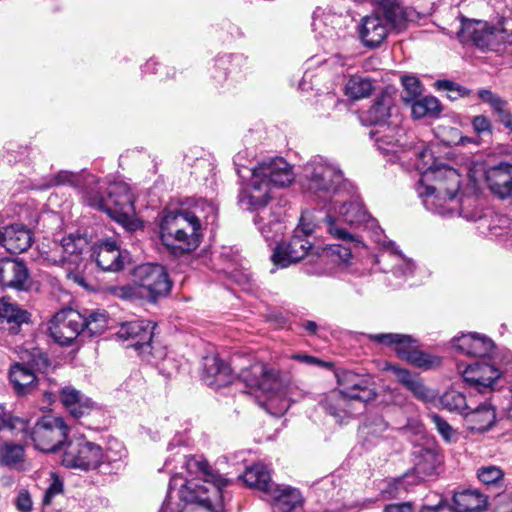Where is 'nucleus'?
Masks as SVG:
<instances>
[{
    "label": "nucleus",
    "mask_w": 512,
    "mask_h": 512,
    "mask_svg": "<svg viewBox=\"0 0 512 512\" xmlns=\"http://www.w3.org/2000/svg\"><path fill=\"white\" fill-rule=\"evenodd\" d=\"M203 380L208 386L220 388L233 380L232 369L218 356L204 358Z\"/></svg>",
    "instance_id": "nucleus-36"
},
{
    "label": "nucleus",
    "mask_w": 512,
    "mask_h": 512,
    "mask_svg": "<svg viewBox=\"0 0 512 512\" xmlns=\"http://www.w3.org/2000/svg\"><path fill=\"white\" fill-rule=\"evenodd\" d=\"M457 37L463 43L471 41L482 50L503 51L507 44L512 43V34L501 24L490 25L487 22L472 21L461 18V27Z\"/></svg>",
    "instance_id": "nucleus-11"
},
{
    "label": "nucleus",
    "mask_w": 512,
    "mask_h": 512,
    "mask_svg": "<svg viewBox=\"0 0 512 512\" xmlns=\"http://www.w3.org/2000/svg\"><path fill=\"white\" fill-rule=\"evenodd\" d=\"M412 456V471L407 472L401 478L394 479L390 484L391 490L389 493L392 497L398 496L400 488L407 490L408 485H417L436 474L438 467L444 461V456L439 453L438 447L434 443H428L426 446H415Z\"/></svg>",
    "instance_id": "nucleus-10"
},
{
    "label": "nucleus",
    "mask_w": 512,
    "mask_h": 512,
    "mask_svg": "<svg viewBox=\"0 0 512 512\" xmlns=\"http://www.w3.org/2000/svg\"><path fill=\"white\" fill-rule=\"evenodd\" d=\"M441 110L440 101L434 96H424L411 102V113L416 119L438 117Z\"/></svg>",
    "instance_id": "nucleus-43"
},
{
    "label": "nucleus",
    "mask_w": 512,
    "mask_h": 512,
    "mask_svg": "<svg viewBox=\"0 0 512 512\" xmlns=\"http://www.w3.org/2000/svg\"><path fill=\"white\" fill-rule=\"evenodd\" d=\"M374 89L370 78L354 75L349 78L345 85V94L354 99H362L370 96Z\"/></svg>",
    "instance_id": "nucleus-45"
},
{
    "label": "nucleus",
    "mask_w": 512,
    "mask_h": 512,
    "mask_svg": "<svg viewBox=\"0 0 512 512\" xmlns=\"http://www.w3.org/2000/svg\"><path fill=\"white\" fill-rule=\"evenodd\" d=\"M389 369L395 374L398 381L404 385L407 389L418 379V377L413 376L408 370L404 368H400L398 366H390Z\"/></svg>",
    "instance_id": "nucleus-59"
},
{
    "label": "nucleus",
    "mask_w": 512,
    "mask_h": 512,
    "mask_svg": "<svg viewBox=\"0 0 512 512\" xmlns=\"http://www.w3.org/2000/svg\"><path fill=\"white\" fill-rule=\"evenodd\" d=\"M389 369L395 374L398 381L404 385L407 389L418 379V377L413 376L408 370L404 368H400L398 366H390Z\"/></svg>",
    "instance_id": "nucleus-58"
},
{
    "label": "nucleus",
    "mask_w": 512,
    "mask_h": 512,
    "mask_svg": "<svg viewBox=\"0 0 512 512\" xmlns=\"http://www.w3.org/2000/svg\"><path fill=\"white\" fill-rule=\"evenodd\" d=\"M135 283L146 292V297L155 302L169 294L172 282L166 269L159 264H143L134 269Z\"/></svg>",
    "instance_id": "nucleus-17"
},
{
    "label": "nucleus",
    "mask_w": 512,
    "mask_h": 512,
    "mask_svg": "<svg viewBox=\"0 0 512 512\" xmlns=\"http://www.w3.org/2000/svg\"><path fill=\"white\" fill-rule=\"evenodd\" d=\"M294 180L291 165L282 157L258 163L251 169L249 182L239 193V203L246 210L260 209L257 222L268 215V206L277 204L275 188L285 187Z\"/></svg>",
    "instance_id": "nucleus-1"
},
{
    "label": "nucleus",
    "mask_w": 512,
    "mask_h": 512,
    "mask_svg": "<svg viewBox=\"0 0 512 512\" xmlns=\"http://www.w3.org/2000/svg\"><path fill=\"white\" fill-rule=\"evenodd\" d=\"M466 397L459 392H450V412L456 411L465 418V414L471 409Z\"/></svg>",
    "instance_id": "nucleus-57"
},
{
    "label": "nucleus",
    "mask_w": 512,
    "mask_h": 512,
    "mask_svg": "<svg viewBox=\"0 0 512 512\" xmlns=\"http://www.w3.org/2000/svg\"><path fill=\"white\" fill-rule=\"evenodd\" d=\"M344 196L336 197L331 203L333 210L338 213L343 222L349 224H366L369 227H374L376 222L364 209L362 202L358 198L351 197L349 200L344 199Z\"/></svg>",
    "instance_id": "nucleus-26"
},
{
    "label": "nucleus",
    "mask_w": 512,
    "mask_h": 512,
    "mask_svg": "<svg viewBox=\"0 0 512 512\" xmlns=\"http://www.w3.org/2000/svg\"><path fill=\"white\" fill-rule=\"evenodd\" d=\"M24 449L19 444L5 442L0 448V463L14 466L23 460Z\"/></svg>",
    "instance_id": "nucleus-50"
},
{
    "label": "nucleus",
    "mask_w": 512,
    "mask_h": 512,
    "mask_svg": "<svg viewBox=\"0 0 512 512\" xmlns=\"http://www.w3.org/2000/svg\"><path fill=\"white\" fill-rule=\"evenodd\" d=\"M472 126L478 134L490 133L492 129L490 120L483 115L475 116L472 120Z\"/></svg>",
    "instance_id": "nucleus-62"
},
{
    "label": "nucleus",
    "mask_w": 512,
    "mask_h": 512,
    "mask_svg": "<svg viewBox=\"0 0 512 512\" xmlns=\"http://www.w3.org/2000/svg\"><path fill=\"white\" fill-rule=\"evenodd\" d=\"M393 117L401 116L395 109L393 97L385 92L377 96L369 109L362 113L361 120L376 128L381 124H388Z\"/></svg>",
    "instance_id": "nucleus-30"
},
{
    "label": "nucleus",
    "mask_w": 512,
    "mask_h": 512,
    "mask_svg": "<svg viewBox=\"0 0 512 512\" xmlns=\"http://www.w3.org/2000/svg\"><path fill=\"white\" fill-rule=\"evenodd\" d=\"M32 504L30 494L25 490L21 491L15 500L16 508L20 512H30L32 510Z\"/></svg>",
    "instance_id": "nucleus-61"
},
{
    "label": "nucleus",
    "mask_w": 512,
    "mask_h": 512,
    "mask_svg": "<svg viewBox=\"0 0 512 512\" xmlns=\"http://www.w3.org/2000/svg\"><path fill=\"white\" fill-rule=\"evenodd\" d=\"M456 370L467 387L482 394L494 391L503 375L501 368L495 363L485 361L458 363Z\"/></svg>",
    "instance_id": "nucleus-15"
},
{
    "label": "nucleus",
    "mask_w": 512,
    "mask_h": 512,
    "mask_svg": "<svg viewBox=\"0 0 512 512\" xmlns=\"http://www.w3.org/2000/svg\"><path fill=\"white\" fill-rule=\"evenodd\" d=\"M339 391L361 404L372 401L376 397V392L370 386V380L365 375L357 374L353 371L343 370L336 374Z\"/></svg>",
    "instance_id": "nucleus-23"
},
{
    "label": "nucleus",
    "mask_w": 512,
    "mask_h": 512,
    "mask_svg": "<svg viewBox=\"0 0 512 512\" xmlns=\"http://www.w3.org/2000/svg\"><path fill=\"white\" fill-rule=\"evenodd\" d=\"M105 291L107 294L123 299V300H130L133 298H136L138 296L137 289L130 285H123V286H107L105 288Z\"/></svg>",
    "instance_id": "nucleus-54"
},
{
    "label": "nucleus",
    "mask_w": 512,
    "mask_h": 512,
    "mask_svg": "<svg viewBox=\"0 0 512 512\" xmlns=\"http://www.w3.org/2000/svg\"><path fill=\"white\" fill-rule=\"evenodd\" d=\"M369 338L377 343L393 345L399 358L406 361V356L415 350L416 346L410 336L396 333L371 334Z\"/></svg>",
    "instance_id": "nucleus-41"
},
{
    "label": "nucleus",
    "mask_w": 512,
    "mask_h": 512,
    "mask_svg": "<svg viewBox=\"0 0 512 512\" xmlns=\"http://www.w3.org/2000/svg\"><path fill=\"white\" fill-rule=\"evenodd\" d=\"M376 263L385 272H391L402 280L412 276L415 271V263L399 251L392 241H384L383 249L376 258Z\"/></svg>",
    "instance_id": "nucleus-20"
},
{
    "label": "nucleus",
    "mask_w": 512,
    "mask_h": 512,
    "mask_svg": "<svg viewBox=\"0 0 512 512\" xmlns=\"http://www.w3.org/2000/svg\"><path fill=\"white\" fill-rule=\"evenodd\" d=\"M299 183L310 197L325 203L350 192V184L339 167L321 156L313 157L302 167Z\"/></svg>",
    "instance_id": "nucleus-4"
},
{
    "label": "nucleus",
    "mask_w": 512,
    "mask_h": 512,
    "mask_svg": "<svg viewBox=\"0 0 512 512\" xmlns=\"http://www.w3.org/2000/svg\"><path fill=\"white\" fill-rule=\"evenodd\" d=\"M238 377L247 387L265 395V409L277 417L284 415L292 402L305 396L304 390L296 382L282 379L277 370L262 362L241 369Z\"/></svg>",
    "instance_id": "nucleus-2"
},
{
    "label": "nucleus",
    "mask_w": 512,
    "mask_h": 512,
    "mask_svg": "<svg viewBox=\"0 0 512 512\" xmlns=\"http://www.w3.org/2000/svg\"><path fill=\"white\" fill-rule=\"evenodd\" d=\"M32 242V232L23 224L16 223L0 227V247L11 254L27 251Z\"/></svg>",
    "instance_id": "nucleus-25"
},
{
    "label": "nucleus",
    "mask_w": 512,
    "mask_h": 512,
    "mask_svg": "<svg viewBox=\"0 0 512 512\" xmlns=\"http://www.w3.org/2000/svg\"><path fill=\"white\" fill-rule=\"evenodd\" d=\"M63 492V482L54 473H51L49 486L46 488L43 496V504L49 505L53 498Z\"/></svg>",
    "instance_id": "nucleus-55"
},
{
    "label": "nucleus",
    "mask_w": 512,
    "mask_h": 512,
    "mask_svg": "<svg viewBox=\"0 0 512 512\" xmlns=\"http://www.w3.org/2000/svg\"><path fill=\"white\" fill-rule=\"evenodd\" d=\"M491 192L501 199L512 198V164L500 162L485 171Z\"/></svg>",
    "instance_id": "nucleus-29"
},
{
    "label": "nucleus",
    "mask_w": 512,
    "mask_h": 512,
    "mask_svg": "<svg viewBox=\"0 0 512 512\" xmlns=\"http://www.w3.org/2000/svg\"><path fill=\"white\" fill-rule=\"evenodd\" d=\"M267 494L275 512H293L303 504L301 492L291 486L275 485Z\"/></svg>",
    "instance_id": "nucleus-35"
},
{
    "label": "nucleus",
    "mask_w": 512,
    "mask_h": 512,
    "mask_svg": "<svg viewBox=\"0 0 512 512\" xmlns=\"http://www.w3.org/2000/svg\"><path fill=\"white\" fill-rule=\"evenodd\" d=\"M509 219L506 217H497L493 224L489 225V230L496 237L507 235L510 231L508 227Z\"/></svg>",
    "instance_id": "nucleus-60"
},
{
    "label": "nucleus",
    "mask_w": 512,
    "mask_h": 512,
    "mask_svg": "<svg viewBox=\"0 0 512 512\" xmlns=\"http://www.w3.org/2000/svg\"><path fill=\"white\" fill-rule=\"evenodd\" d=\"M97 265L103 271L117 272L124 267L128 254L122 252L114 240H105L100 243L94 252Z\"/></svg>",
    "instance_id": "nucleus-32"
},
{
    "label": "nucleus",
    "mask_w": 512,
    "mask_h": 512,
    "mask_svg": "<svg viewBox=\"0 0 512 512\" xmlns=\"http://www.w3.org/2000/svg\"><path fill=\"white\" fill-rule=\"evenodd\" d=\"M457 512H484L488 508V497L478 489H463L453 494Z\"/></svg>",
    "instance_id": "nucleus-38"
},
{
    "label": "nucleus",
    "mask_w": 512,
    "mask_h": 512,
    "mask_svg": "<svg viewBox=\"0 0 512 512\" xmlns=\"http://www.w3.org/2000/svg\"><path fill=\"white\" fill-rule=\"evenodd\" d=\"M402 118L393 117L388 124H381L370 130L369 135L375 142L377 149L384 155L387 161L392 163L402 162L405 150L411 147L414 137L408 136L401 127Z\"/></svg>",
    "instance_id": "nucleus-12"
},
{
    "label": "nucleus",
    "mask_w": 512,
    "mask_h": 512,
    "mask_svg": "<svg viewBox=\"0 0 512 512\" xmlns=\"http://www.w3.org/2000/svg\"><path fill=\"white\" fill-rule=\"evenodd\" d=\"M30 321V314L8 297L0 298V327L10 334H18L23 324Z\"/></svg>",
    "instance_id": "nucleus-31"
},
{
    "label": "nucleus",
    "mask_w": 512,
    "mask_h": 512,
    "mask_svg": "<svg viewBox=\"0 0 512 512\" xmlns=\"http://www.w3.org/2000/svg\"><path fill=\"white\" fill-rule=\"evenodd\" d=\"M160 238L174 254L194 251L202 238L199 217L188 210L167 212L160 223Z\"/></svg>",
    "instance_id": "nucleus-5"
},
{
    "label": "nucleus",
    "mask_w": 512,
    "mask_h": 512,
    "mask_svg": "<svg viewBox=\"0 0 512 512\" xmlns=\"http://www.w3.org/2000/svg\"><path fill=\"white\" fill-rule=\"evenodd\" d=\"M83 324L81 313L71 308L62 309L49 322V332L58 344L69 345L83 333Z\"/></svg>",
    "instance_id": "nucleus-19"
},
{
    "label": "nucleus",
    "mask_w": 512,
    "mask_h": 512,
    "mask_svg": "<svg viewBox=\"0 0 512 512\" xmlns=\"http://www.w3.org/2000/svg\"><path fill=\"white\" fill-rule=\"evenodd\" d=\"M59 398L63 406L74 418H80L94 408L95 403L73 386L62 387L59 391Z\"/></svg>",
    "instance_id": "nucleus-37"
},
{
    "label": "nucleus",
    "mask_w": 512,
    "mask_h": 512,
    "mask_svg": "<svg viewBox=\"0 0 512 512\" xmlns=\"http://www.w3.org/2000/svg\"><path fill=\"white\" fill-rule=\"evenodd\" d=\"M387 23L378 14L365 16L359 27V34L363 44L367 47H377L388 34Z\"/></svg>",
    "instance_id": "nucleus-33"
},
{
    "label": "nucleus",
    "mask_w": 512,
    "mask_h": 512,
    "mask_svg": "<svg viewBox=\"0 0 512 512\" xmlns=\"http://www.w3.org/2000/svg\"><path fill=\"white\" fill-rule=\"evenodd\" d=\"M83 317V333H88L89 336L100 334L107 328L108 314L105 310H92Z\"/></svg>",
    "instance_id": "nucleus-47"
},
{
    "label": "nucleus",
    "mask_w": 512,
    "mask_h": 512,
    "mask_svg": "<svg viewBox=\"0 0 512 512\" xmlns=\"http://www.w3.org/2000/svg\"><path fill=\"white\" fill-rule=\"evenodd\" d=\"M325 222L327 231L343 244H332L325 247L320 258L322 260L329 259L336 264H347L352 257V249L362 246V241L345 228L339 227L331 215L326 216Z\"/></svg>",
    "instance_id": "nucleus-18"
},
{
    "label": "nucleus",
    "mask_w": 512,
    "mask_h": 512,
    "mask_svg": "<svg viewBox=\"0 0 512 512\" xmlns=\"http://www.w3.org/2000/svg\"><path fill=\"white\" fill-rule=\"evenodd\" d=\"M478 96L483 102L489 104L491 108L499 115L505 114L507 112V102L497 94L493 93L491 90L481 89L478 92Z\"/></svg>",
    "instance_id": "nucleus-53"
},
{
    "label": "nucleus",
    "mask_w": 512,
    "mask_h": 512,
    "mask_svg": "<svg viewBox=\"0 0 512 512\" xmlns=\"http://www.w3.org/2000/svg\"><path fill=\"white\" fill-rule=\"evenodd\" d=\"M400 165L406 169L414 168L419 171V182H434L447 178L448 145L435 142L424 146L414 138L411 147L402 155Z\"/></svg>",
    "instance_id": "nucleus-6"
},
{
    "label": "nucleus",
    "mask_w": 512,
    "mask_h": 512,
    "mask_svg": "<svg viewBox=\"0 0 512 512\" xmlns=\"http://www.w3.org/2000/svg\"><path fill=\"white\" fill-rule=\"evenodd\" d=\"M504 471L496 465H483L476 471L477 479L485 486L501 488L504 482Z\"/></svg>",
    "instance_id": "nucleus-48"
},
{
    "label": "nucleus",
    "mask_w": 512,
    "mask_h": 512,
    "mask_svg": "<svg viewBox=\"0 0 512 512\" xmlns=\"http://www.w3.org/2000/svg\"><path fill=\"white\" fill-rule=\"evenodd\" d=\"M86 241L81 236L69 235L61 240L60 244L46 253L45 260L52 265H74L80 262V255Z\"/></svg>",
    "instance_id": "nucleus-24"
},
{
    "label": "nucleus",
    "mask_w": 512,
    "mask_h": 512,
    "mask_svg": "<svg viewBox=\"0 0 512 512\" xmlns=\"http://www.w3.org/2000/svg\"><path fill=\"white\" fill-rule=\"evenodd\" d=\"M383 19L387 23V28L402 30L407 22L414 21L418 13L411 7H404L399 3L389 2L382 6Z\"/></svg>",
    "instance_id": "nucleus-39"
},
{
    "label": "nucleus",
    "mask_w": 512,
    "mask_h": 512,
    "mask_svg": "<svg viewBox=\"0 0 512 512\" xmlns=\"http://www.w3.org/2000/svg\"><path fill=\"white\" fill-rule=\"evenodd\" d=\"M29 271L23 261L4 257L0 259V284L17 290H26Z\"/></svg>",
    "instance_id": "nucleus-28"
},
{
    "label": "nucleus",
    "mask_w": 512,
    "mask_h": 512,
    "mask_svg": "<svg viewBox=\"0 0 512 512\" xmlns=\"http://www.w3.org/2000/svg\"><path fill=\"white\" fill-rule=\"evenodd\" d=\"M355 401L339 390H333L320 400L321 407L338 422L355 414Z\"/></svg>",
    "instance_id": "nucleus-34"
},
{
    "label": "nucleus",
    "mask_w": 512,
    "mask_h": 512,
    "mask_svg": "<svg viewBox=\"0 0 512 512\" xmlns=\"http://www.w3.org/2000/svg\"><path fill=\"white\" fill-rule=\"evenodd\" d=\"M155 325L147 320H135L122 323L115 334L118 341L127 343L126 347H132L138 351L139 355L148 362L161 359L165 356L162 349L155 353L152 351L153 330Z\"/></svg>",
    "instance_id": "nucleus-13"
},
{
    "label": "nucleus",
    "mask_w": 512,
    "mask_h": 512,
    "mask_svg": "<svg viewBox=\"0 0 512 512\" xmlns=\"http://www.w3.org/2000/svg\"><path fill=\"white\" fill-rule=\"evenodd\" d=\"M183 465L190 475L196 479L187 480L181 486L180 498L186 503H198L213 512H221L222 489L228 480L213 471L206 460L194 456H184Z\"/></svg>",
    "instance_id": "nucleus-3"
},
{
    "label": "nucleus",
    "mask_w": 512,
    "mask_h": 512,
    "mask_svg": "<svg viewBox=\"0 0 512 512\" xmlns=\"http://www.w3.org/2000/svg\"><path fill=\"white\" fill-rule=\"evenodd\" d=\"M86 182L84 173H74L70 171H60L41 185L42 189H49L56 186H70L79 188Z\"/></svg>",
    "instance_id": "nucleus-46"
},
{
    "label": "nucleus",
    "mask_w": 512,
    "mask_h": 512,
    "mask_svg": "<svg viewBox=\"0 0 512 512\" xmlns=\"http://www.w3.org/2000/svg\"><path fill=\"white\" fill-rule=\"evenodd\" d=\"M28 422L24 419L13 417L0 405V442L10 435L27 433Z\"/></svg>",
    "instance_id": "nucleus-44"
},
{
    "label": "nucleus",
    "mask_w": 512,
    "mask_h": 512,
    "mask_svg": "<svg viewBox=\"0 0 512 512\" xmlns=\"http://www.w3.org/2000/svg\"><path fill=\"white\" fill-rule=\"evenodd\" d=\"M242 478L249 487L257 488L265 493H268L276 485L271 481L270 472L260 463L247 468Z\"/></svg>",
    "instance_id": "nucleus-42"
},
{
    "label": "nucleus",
    "mask_w": 512,
    "mask_h": 512,
    "mask_svg": "<svg viewBox=\"0 0 512 512\" xmlns=\"http://www.w3.org/2000/svg\"><path fill=\"white\" fill-rule=\"evenodd\" d=\"M408 390L411 391L417 399L425 403L434 404L435 406H441L443 408L445 407L443 397H438V394L435 391L428 389L420 378L414 381Z\"/></svg>",
    "instance_id": "nucleus-49"
},
{
    "label": "nucleus",
    "mask_w": 512,
    "mask_h": 512,
    "mask_svg": "<svg viewBox=\"0 0 512 512\" xmlns=\"http://www.w3.org/2000/svg\"><path fill=\"white\" fill-rule=\"evenodd\" d=\"M104 459L102 448L85 438H78L66 443L62 464L69 468L90 470L98 468Z\"/></svg>",
    "instance_id": "nucleus-16"
},
{
    "label": "nucleus",
    "mask_w": 512,
    "mask_h": 512,
    "mask_svg": "<svg viewBox=\"0 0 512 512\" xmlns=\"http://www.w3.org/2000/svg\"><path fill=\"white\" fill-rule=\"evenodd\" d=\"M406 361L410 364L425 370L435 368L440 365V358L424 353L417 348L411 354L406 356Z\"/></svg>",
    "instance_id": "nucleus-51"
},
{
    "label": "nucleus",
    "mask_w": 512,
    "mask_h": 512,
    "mask_svg": "<svg viewBox=\"0 0 512 512\" xmlns=\"http://www.w3.org/2000/svg\"><path fill=\"white\" fill-rule=\"evenodd\" d=\"M254 212L253 223L260 234L267 241H275L284 231V209L277 203L268 206V215H264L261 222H257L260 209L251 210Z\"/></svg>",
    "instance_id": "nucleus-27"
},
{
    "label": "nucleus",
    "mask_w": 512,
    "mask_h": 512,
    "mask_svg": "<svg viewBox=\"0 0 512 512\" xmlns=\"http://www.w3.org/2000/svg\"><path fill=\"white\" fill-rule=\"evenodd\" d=\"M496 420L494 408L487 403L471 407L465 414V425L471 431L483 432L488 430Z\"/></svg>",
    "instance_id": "nucleus-40"
},
{
    "label": "nucleus",
    "mask_w": 512,
    "mask_h": 512,
    "mask_svg": "<svg viewBox=\"0 0 512 512\" xmlns=\"http://www.w3.org/2000/svg\"><path fill=\"white\" fill-rule=\"evenodd\" d=\"M104 454L103 463H116L120 460H122L126 456V450L125 448L118 442H110L108 448L106 449Z\"/></svg>",
    "instance_id": "nucleus-56"
},
{
    "label": "nucleus",
    "mask_w": 512,
    "mask_h": 512,
    "mask_svg": "<svg viewBox=\"0 0 512 512\" xmlns=\"http://www.w3.org/2000/svg\"><path fill=\"white\" fill-rule=\"evenodd\" d=\"M419 512H448V504L444 497L436 504H426L421 507Z\"/></svg>",
    "instance_id": "nucleus-64"
},
{
    "label": "nucleus",
    "mask_w": 512,
    "mask_h": 512,
    "mask_svg": "<svg viewBox=\"0 0 512 512\" xmlns=\"http://www.w3.org/2000/svg\"><path fill=\"white\" fill-rule=\"evenodd\" d=\"M316 227L315 217L311 211H305L302 213L299 225L294 230L293 236L287 242L278 244L271 260L274 265L285 268L291 264L297 263L302 260L310 249L312 244L308 240V237L314 231Z\"/></svg>",
    "instance_id": "nucleus-8"
},
{
    "label": "nucleus",
    "mask_w": 512,
    "mask_h": 512,
    "mask_svg": "<svg viewBox=\"0 0 512 512\" xmlns=\"http://www.w3.org/2000/svg\"><path fill=\"white\" fill-rule=\"evenodd\" d=\"M85 201L89 206L106 212L129 231L139 227V223L134 219L133 195L124 182L111 183L107 188L106 197L94 190L86 191Z\"/></svg>",
    "instance_id": "nucleus-7"
},
{
    "label": "nucleus",
    "mask_w": 512,
    "mask_h": 512,
    "mask_svg": "<svg viewBox=\"0 0 512 512\" xmlns=\"http://www.w3.org/2000/svg\"><path fill=\"white\" fill-rule=\"evenodd\" d=\"M68 435V427L64 420L53 415L41 417L29 433L36 449L51 453L64 444Z\"/></svg>",
    "instance_id": "nucleus-14"
},
{
    "label": "nucleus",
    "mask_w": 512,
    "mask_h": 512,
    "mask_svg": "<svg viewBox=\"0 0 512 512\" xmlns=\"http://www.w3.org/2000/svg\"><path fill=\"white\" fill-rule=\"evenodd\" d=\"M416 191L428 211L441 217L446 216L448 211L447 178L435 180L434 182H418Z\"/></svg>",
    "instance_id": "nucleus-21"
},
{
    "label": "nucleus",
    "mask_w": 512,
    "mask_h": 512,
    "mask_svg": "<svg viewBox=\"0 0 512 512\" xmlns=\"http://www.w3.org/2000/svg\"><path fill=\"white\" fill-rule=\"evenodd\" d=\"M48 366V357L39 348L22 351L20 361L9 369V379L15 393L26 396L34 392L38 385L36 372H43Z\"/></svg>",
    "instance_id": "nucleus-9"
},
{
    "label": "nucleus",
    "mask_w": 512,
    "mask_h": 512,
    "mask_svg": "<svg viewBox=\"0 0 512 512\" xmlns=\"http://www.w3.org/2000/svg\"><path fill=\"white\" fill-rule=\"evenodd\" d=\"M496 347L492 339L478 333H466L450 340V352L469 357L492 358Z\"/></svg>",
    "instance_id": "nucleus-22"
},
{
    "label": "nucleus",
    "mask_w": 512,
    "mask_h": 512,
    "mask_svg": "<svg viewBox=\"0 0 512 512\" xmlns=\"http://www.w3.org/2000/svg\"><path fill=\"white\" fill-rule=\"evenodd\" d=\"M243 61L241 56H223L219 58L216 62V67L220 70H226L227 66H231L230 72H232L235 67Z\"/></svg>",
    "instance_id": "nucleus-63"
},
{
    "label": "nucleus",
    "mask_w": 512,
    "mask_h": 512,
    "mask_svg": "<svg viewBox=\"0 0 512 512\" xmlns=\"http://www.w3.org/2000/svg\"><path fill=\"white\" fill-rule=\"evenodd\" d=\"M403 86L402 99L405 102H413L420 97L422 93V85L415 76L405 75L401 78Z\"/></svg>",
    "instance_id": "nucleus-52"
}]
</instances>
